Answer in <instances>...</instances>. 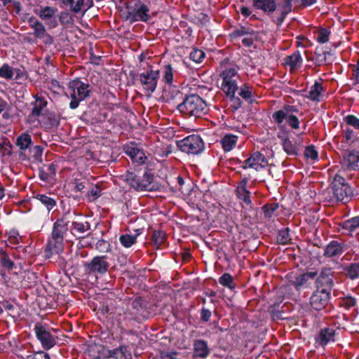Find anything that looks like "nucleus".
Here are the masks:
<instances>
[{
	"instance_id": "f257e3e1",
	"label": "nucleus",
	"mask_w": 359,
	"mask_h": 359,
	"mask_svg": "<svg viewBox=\"0 0 359 359\" xmlns=\"http://www.w3.org/2000/svg\"><path fill=\"white\" fill-rule=\"evenodd\" d=\"M72 217L69 212L66 215H62L53 224L51 236L49 238L46 252V256L50 257L51 255L61 253L64 250V236L68 230V224Z\"/></svg>"
},
{
	"instance_id": "f03ea898",
	"label": "nucleus",
	"mask_w": 359,
	"mask_h": 359,
	"mask_svg": "<svg viewBox=\"0 0 359 359\" xmlns=\"http://www.w3.org/2000/svg\"><path fill=\"white\" fill-rule=\"evenodd\" d=\"M323 195L325 199L330 203H346L353 196V190L343 177L336 174L333 177L331 189L325 191Z\"/></svg>"
},
{
	"instance_id": "7ed1b4c3",
	"label": "nucleus",
	"mask_w": 359,
	"mask_h": 359,
	"mask_svg": "<svg viewBox=\"0 0 359 359\" xmlns=\"http://www.w3.org/2000/svg\"><path fill=\"white\" fill-rule=\"evenodd\" d=\"M178 110L189 116L199 117L205 114L207 110L205 102L198 95L187 96L182 102L177 105Z\"/></svg>"
},
{
	"instance_id": "20e7f679",
	"label": "nucleus",
	"mask_w": 359,
	"mask_h": 359,
	"mask_svg": "<svg viewBox=\"0 0 359 359\" xmlns=\"http://www.w3.org/2000/svg\"><path fill=\"white\" fill-rule=\"evenodd\" d=\"M68 88L70 90V97L72 99L69 107L72 109H76L80 102L90 97L92 93L90 86L79 79L69 81Z\"/></svg>"
},
{
	"instance_id": "39448f33",
	"label": "nucleus",
	"mask_w": 359,
	"mask_h": 359,
	"mask_svg": "<svg viewBox=\"0 0 359 359\" xmlns=\"http://www.w3.org/2000/svg\"><path fill=\"white\" fill-rule=\"evenodd\" d=\"M125 177L127 183L137 191H153L157 189L154 183V175L149 172H145L142 178L134 172H127Z\"/></svg>"
},
{
	"instance_id": "423d86ee",
	"label": "nucleus",
	"mask_w": 359,
	"mask_h": 359,
	"mask_svg": "<svg viewBox=\"0 0 359 359\" xmlns=\"http://www.w3.org/2000/svg\"><path fill=\"white\" fill-rule=\"evenodd\" d=\"M126 20L130 22L136 21L147 22L150 18L148 6L140 0H130L126 4Z\"/></svg>"
},
{
	"instance_id": "0eeeda50",
	"label": "nucleus",
	"mask_w": 359,
	"mask_h": 359,
	"mask_svg": "<svg viewBox=\"0 0 359 359\" xmlns=\"http://www.w3.org/2000/svg\"><path fill=\"white\" fill-rule=\"evenodd\" d=\"M110 266L107 255H97L90 262H85L83 267L89 274L103 276L107 273Z\"/></svg>"
},
{
	"instance_id": "6e6552de",
	"label": "nucleus",
	"mask_w": 359,
	"mask_h": 359,
	"mask_svg": "<svg viewBox=\"0 0 359 359\" xmlns=\"http://www.w3.org/2000/svg\"><path fill=\"white\" fill-rule=\"evenodd\" d=\"M69 212V214H72V217L70 219V222L72 224L68 229L69 230L70 233L75 236L76 238L80 239V238H84L86 236H89L90 234V224L87 222H80L76 221V217L77 215L76 211H71V210L69 208L67 210H65L62 215H66Z\"/></svg>"
},
{
	"instance_id": "1a4fd4ad",
	"label": "nucleus",
	"mask_w": 359,
	"mask_h": 359,
	"mask_svg": "<svg viewBox=\"0 0 359 359\" xmlns=\"http://www.w3.org/2000/svg\"><path fill=\"white\" fill-rule=\"evenodd\" d=\"M180 149L188 154H198L204 149V143L198 135H189L177 142Z\"/></svg>"
},
{
	"instance_id": "9d476101",
	"label": "nucleus",
	"mask_w": 359,
	"mask_h": 359,
	"mask_svg": "<svg viewBox=\"0 0 359 359\" xmlns=\"http://www.w3.org/2000/svg\"><path fill=\"white\" fill-rule=\"evenodd\" d=\"M221 76L223 79L222 89L226 94H235L236 91L238 90L237 85V71L235 68L231 67L223 71Z\"/></svg>"
},
{
	"instance_id": "9b49d317",
	"label": "nucleus",
	"mask_w": 359,
	"mask_h": 359,
	"mask_svg": "<svg viewBox=\"0 0 359 359\" xmlns=\"http://www.w3.org/2000/svg\"><path fill=\"white\" fill-rule=\"evenodd\" d=\"M330 292L327 290L317 289L309 299V305L315 311H322L328 305Z\"/></svg>"
},
{
	"instance_id": "f8f14e48",
	"label": "nucleus",
	"mask_w": 359,
	"mask_h": 359,
	"mask_svg": "<svg viewBox=\"0 0 359 359\" xmlns=\"http://www.w3.org/2000/svg\"><path fill=\"white\" fill-rule=\"evenodd\" d=\"M159 71L149 70L140 74L139 81L143 86L144 90L151 95L156 88L159 79Z\"/></svg>"
},
{
	"instance_id": "ddd939ff",
	"label": "nucleus",
	"mask_w": 359,
	"mask_h": 359,
	"mask_svg": "<svg viewBox=\"0 0 359 359\" xmlns=\"http://www.w3.org/2000/svg\"><path fill=\"white\" fill-rule=\"evenodd\" d=\"M333 277L334 272L331 268H322L318 276L315 278L317 289L327 290L330 292L334 287Z\"/></svg>"
},
{
	"instance_id": "4468645a",
	"label": "nucleus",
	"mask_w": 359,
	"mask_h": 359,
	"mask_svg": "<svg viewBox=\"0 0 359 359\" xmlns=\"http://www.w3.org/2000/svg\"><path fill=\"white\" fill-rule=\"evenodd\" d=\"M34 331L37 339L45 349L48 350L55 346V339L45 326L37 323L34 327Z\"/></svg>"
},
{
	"instance_id": "2eb2a0df",
	"label": "nucleus",
	"mask_w": 359,
	"mask_h": 359,
	"mask_svg": "<svg viewBox=\"0 0 359 359\" xmlns=\"http://www.w3.org/2000/svg\"><path fill=\"white\" fill-rule=\"evenodd\" d=\"M342 166L350 170H359V151L355 150H344L342 153Z\"/></svg>"
},
{
	"instance_id": "dca6fc26",
	"label": "nucleus",
	"mask_w": 359,
	"mask_h": 359,
	"mask_svg": "<svg viewBox=\"0 0 359 359\" xmlns=\"http://www.w3.org/2000/svg\"><path fill=\"white\" fill-rule=\"evenodd\" d=\"M123 150L134 163L139 165L144 164L147 158L143 149H140L133 143L125 145Z\"/></svg>"
},
{
	"instance_id": "f3484780",
	"label": "nucleus",
	"mask_w": 359,
	"mask_h": 359,
	"mask_svg": "<svg viewBox=\"0 0 359 359\" xmlns=\"http://www.w3.org/2000/svg\"><path fill=\"white\" fill-rule=\"evenodd\" d=\"M292 0H283V4L276 15L271 16V20L278 26L282 25L285 18L292 11Z\"/></svg>"
},
{
	"instance_id": "a211bd4d",
	"label": "nucleus",
	"mask_w": 359,
	"mask_h": 359,
	"mask_svg": "<svg viewBox=\"0 0 359 359\" xmlns=\"http://www.w3.org/2000/svg\"><path fill=\"white\" fill-rule=\"evenodd\" d=\"M345 245L337 241H332L326 245L323 255L328 258L341 256L344 252Z\"/></svg>"
},
{
	"instance_id": "6ab92c4d",
	"label": "nucleus",
	"mask_w": 359,
	"mask_h": 359,
	"mask_svg": "<svg viewBox=\"0 0 359 359\" xmlns=\"http://www.w3.org/2000/svg\"><path fill=\"white\" fill-rule=\"evenodd\" d=\"M278 0H252L255 8L262 10L267 15H271L276 11Z\"/></svg>"
},
{
	"instance_id": "aec40b11",
	"label": "nucleus",
	"mask_w": 359,
	"mask_h": 359,
	"mask_svg": "<svg viewBox=\"0 0 359 359\" xmlns=\"http://www.w3.org/2000/svg\"><path fill=\"white\" fill-rule=\"evenodd\" d=\"M57 12V8L50 6L41 8L39 11L35 10L34 13L44 21H50L51 26L55 27L57 25V21L54 19L55 15Z\"/></svg>"
},
{
	"instance_id": "412c9836",
	"label": "nucleus",
	"mask_w": 359,
	"mask_h": 359,
	"mask_svg": "<svg viewBox=\"0 0 359 359\" xmlns=\"http://www.w3.org/2000/svg\"><path fill=\"white\" fill-rule=\"evenodd\" d=\"M27 22L30 27L34 29V35L36 38L43 39L47 35L50 38V43L52 42V37L47 34L45 27L39 20H37L35 17L32 16L29 18Z\"/></svg>"
},
{
	"instance_id": "4be33fe9",
	"label": "nucleus",
	"mask_w": 359,
	"mask_h": 359,
	"mask_svg": "<svg viewBox=\"0 0 359 359\" xmlns=\"http://www.w3.org/2000/svg\"><path fill=\"white\" fill-rule=\"evenodd\" d=\"M298 109L295 106L292 105H285L282 109L275 111L272 114L273 121L278 124L281 125L286 116H292L293 112H297Z\"/></svg>"
},
{
	"instance_id": "5701e85b",
	"label": "nucleus",
	"mask_w": 359,
	"mask_h": 359,
	"mask_svg": "<svg viewBox=\"0 0 359 359\" xmlns=\"http://www.w3.org/2000/svg\"><path fill=\"white\" fill-rule=\"evenodd\" d=\"M147 302L141 299L136 298L132 302V307L135 311V315L142 317L143 319H147L150 316V312L147 310Z\"/></svg>"
},
{
	"instance_id": "b1692460",
	"label": "nucleus",
	"mask_w": 359,
	"mask_h": 359,
	"mask_svg": "<svg viewBox=\"0 0 359 359\" xmlns=\"http://www.w3.org/2000/svg\"><path fill=\"white\" fill-rule=\"evenodd\" d=\"M335 330L333 328L325 327L321 329L318 336L316 337V341L320 346H325L330 341H334Z\"/></svg>"
},
{
	"instance_id": "393cba45",
	"label": "nucleus",
	"mask_w": 359,
	"mask_h": 359,
	"mask_svg": "<svg viewBox=\"0 0 359 359\" xmlns=\"http://www.w3.org/2000/svg\"><path fill=\"white\" fill-rule=\"evenodd\" d=\"M34 97L35 101L32 103L33 107L29 116L36 118L41 114L42 111L47 106L48 102L41 94H36Z\"/></svg>"
},
{
	"instance_id": "a878e982",
	"label": "nucleus",
	"mask_w": 359,
	"mask_h": 359,
	"mask_svg": "<svg viewBox=\"0 0 359 359\" xmlns=\"http://www.w3.org/2000/svg\"><path fill=\"white\" fill-rule=\"evenodd\" d=\"M247 163H250L251 168L258 170V168H264L268 165V161L264 154L259 151L254 152L248 158Z\"/></svg>"
},
{
	"instance_id": "bb28decb",
	"label": "nucleus",
	"mask_w": 359,
	"mask_h": 359,
	"mask_svg": "<svg viewBox=\"0 0 359 359\" xmlns=\"http://www.w3.org/2000/svg\"><path fill=\"white\" fill-rule=\"evenodd\" d=\"M318 275L317 271H309L300 274L294 278V280H290L291 284L299 289L309 283V280H313Z\"/></svg>"
},
{
	"instance_id": "cd10ccee",
	"label": "nucleus",
	"mask_w": 359,
	"mask_h": 359,
	"mask_svg": "<svg viewBox=\"0 0 359 359\" xmlns=\"http://www.w3.org/2000/svg\"><path fill=\"white\" fill-rule=\"evenodd\" d=\"M194 356L206 358L210 353L208 344L203 339H197L194 342Z\"/></svg>"
},
{
	"instance_id": "c85d7f7f",
	"label": "nucleus",
	"mask_w": 359,
	"mask_h": 359,
	"mask_svg": "<svg viewBox=\"0 0 359 359\" xmlns=\"http://www.w3.org/2000/svg\"><path fill=\"white\" fill-rule=\"evenodd\" d=\"M15 145L21 151L20 156H23V151H26L27 149H29L32 145V140L31 135L26 133L20 134L16 138Z\"/></svg>"
},
{
	"instance_id": "c756f323",
	"label": "nucleus",
	"mask_w": 359,
	"mask_h": 359,
	"mask_svg": "<svg viewBox=\"0 0 359 359\" xmlns=\"http://www.w3.org/2000/svg\"><path fill=\"white\" fill-rule=\"evenodd\" d=\"M339 226L346 233H351L359 228V216L346 219L341 222Z\"/></svg>"
},
{
	"instance_id": "7c9ffc66",
	"label": "nucleus",
	"mask_w": 359,
	"mask_h": 359,
	"mask_svg": "<svg viewBox=\"0 0 359 359\" xmlns=\"http://www.w3.org/2000/svg\"><path fill=\"white\" fill-rule=\"evenodd\" d=\"M302 63V58L299 51H295L291 55L287 56L285 59V64L288 65L290 70L300 67Z\"/></svg>"
},
{
	"instance_id": "2f4dec72",
	"label": "nucleus",
	"mask_w": 359,
	"mask_h": 359,
	"mask_svg": "<svg viewBox=\"0 0 359 359\" xmlns=\"http://www.w3.org/2000/svg\"><path fill=\"white\" fill-rule=\"evenodd\" d=\"M237 141L238 137L236 135L226 134L222 138L220 143L225 151H229L236 147Z\"/></svg>"
},
{
	"instance_id": "473e14b6",
	"label": "nucleus",
	"mask_w": 359,
	"mask_h": 359,
	"mask_svg": "<svg viewBox=\"0 0 359 359\" xmlns=\"http://www.w3.org/2000/svg\"><path fill=\"white\" fill-rule=\"evenodd\" d=\"M344 275L351 280H355L359 277V263H351L343 267Z\"/></svg>"
},
{
	"instance_id": "72a5a7b5",
	"label": "nucleus",
	"mask_w": 359,
	"mask_h": 359,
	"mask_svg": "<svg viewBox=\"0 0 359 359\" xmlns=\"http://www.w3.org/2000/svg\"><path fill=\"white\" fill-rule=\"evenodd\" d=\"M324 90H325L322 84L318 81H316L314 84L311 87L309 95L306 96V97L312 101L318 102L320 101V97Z\"/></svg>"
},
{
	"instance_id": "f704fd0d",
	"label": "nucleus",
	"mask_w": 359,
	"mask_h": 359,
	"mask_svg": "<svg viewBox=\"0 0 359 359\" xmlns=\"http://www.w3.org/2000/svg\"><path fill=\"white\" fill-rule=\"evenodd\" d=\"M110 355L115 359H132L130 351L126 346H120L110 351Z\"/></svg>"
},
{
	"instance_id": "c9c22d12",
	"label": "nucleus",
	"mask_w": 359,
	"mask_h": 359,
	"mask_svg": "<svg viewBox=\"0 0 359 359\" xmlns=\"http://www.w3.org/2000/svg\"><path fill=\"white\" fill-rule=\"evenodd\" d=\"M282 145L284 151L289 156L298 155V147L296 144L293 143L289 138L285 137L283 140Z\"/></svg>"
},
{
	"instance_id": "e433bc0d",
	"label": "nucleus",
	"mask_w": 359,
	"mask_h": 359,
	"mask_svg": "<svg viewBox=\"0 0 359 359\" xmlns=\"http://www.w3.org/2000/svg\"><path fill=\"white\" fill-rule=\"evenodd\" d=\"M36 199L39 200L43 205H44L48 211L52 210L56 205L55 199L46 196V194H37Z\"/></svg>"
},
{
	"instance_id": "4c0bfd02",
	"label": "nucleus",
	"mask_w": 359,
	"mask_h": 359,
	"mask_svg": "<svg viewBox=\"0 0 359 359\" xmlns=\"http://www.w3.org/2000/svg\"><path fill=\"white\" fill-rule=\"evenodd\" d=\"M256 36V32L250 27H241L234 29L231 34L230 36L232 38L240 37L243 36Z\"/></svg>"
},
{
	"instance_id": "58836bf2",
	"label": "nucleus",
	"mask_w": 359,
	"mask_h": 359,
	"mask_svg": "<svg viewBox=\"0 0 359 359\" xmlns=\"http://www.w3.org/2000/svg\"><path fill=\"white\" fill-rule=\"evenodd\" d=\"M0 264L3 268L9 271L12 270L14 267L13 262L10 259L8 254L3 250H0Z\"/></svg>"
},
{
	"instance_id": "ea45409f",
	"label": "nucleus",
	"mask_w": 359,
	"mask_h": 359,
	"mask_svg": "<svg viewBox=\"0 0 359 359\" xmlns=\"http://www.w3.org/2000/svg\"><path fill=\"white\" fill-rule=\"evenodd\" d=\"M219 283L224 286L227 287L231 290H233L236 287V284L233 281V277L227 273H224L219 279Z\"/></svg>"
},
{
	"instance_id": "a19ab883",
	"label": "nucleus",
	"mask_w": 359,
	"mask_h": 359,
	"mask_svg": "<svg viewBox=\"0 0 359 359\" xmlns=\"http://www.w3.org/2000/svg\"><path fill=\"white\" fill-rule=\"evenodd\" d=\"M137 235L123 234L119 237V241L125 248H130L136 243Z\"/></svg>"
},
{
	"instance_id": "79ce46f5",
	"label": "nucleus",
	"mask_w": 359,
	"mask_h": 359,
	"mask_svg": "<svg viewBox=\"0 0 359 359\" xmlns=\"http://www.w3.org/2000/svg\"><path fill=\"white\" fill-rule=\"evenodd\" d=\"M291 241L289 229L287 228L279 231L277 236V242L282 245L288 244Z\"/></svg>"
},
{
	"instance_id": "37998d69",
	"label": "nucleus",
	"mask_w": 359,
	"mask_h": 359,
	"mask_svg": "<svg viewBox=\"0 0 359 359\" xmlns=\"http://www.w3.org/2000/svg\"><path fill=\"white\" fill-rule=\"evenodd\" d=\"M165 233L161 231H154L151 241L156 247H159L165 240Z\"/></svg>"
},
{
	"instance_id": "c03bdc74",
	"label": "nucleus",
	"mask_w": 359,
	"mask_h": 359,
	"mask_svg": "<svg viewBox=\"0 0 359 359\" xmlns=\"http://www.w3.org/2000/svg\"><path fill=\"white\" fill-rule=\"evenodd\" d=\"M238 95L247 101L250 100L252 97L251 88L246 83L242 85L239 88Z\"/></svg>"
},
{
	"instance_id": "a18cd8bd",
	"label": "nucleus",
	"mask_w": 359,
	"mask_h": 359,
	"mask_svg": "<svg viewBox=\"0 0 359 359\" xmlns=\"http://www.w3.org/2000/svg\"><path fill=\"white\" fill-rule=\"evenodd\" d=\"M238 198L245 203L247 205H251L250 192L248 189H236Z\"/></svg>"
},
{
	"instance_id": "49530a36",
	"label": "nucleus",
	"mask_w": 359,
	"mask_h": 359,
	"mask_svg": "<svg viewBox=\"0 0 359 359\" xmlns=\"http://www.w3.org/2000/svg\"><path fill=\"white\" fill-rule=\"evenodd\" d=\"M278 204L276 203L266 204L265 205H264L262 207V210L264 212V217L267 218H271L273 215L275 211L278 209Z\"/></svg>"
},
{
	"instance_id": "de8ad7c7",
	"label": "nucleus",
	"mask_w": 359,
	"mask_h": 359,
	"mask_svg": "<svg viewBox=\"0 0 359 359\" xmlns=\"http://www.w3.org/2000/svg\"><path fill=\"white\" fill-rule=\"evenodd\" d=\"M67 4L70 6L72 11L78 13L82 7L86 6V0H70L66 5Z\"/></svg>"
},
{
	"instance_id": "09e8293b",
	"label": "nucleus",
	"mask_w": 359,
	"mask_h": 359,
	"mask_svg": "<svg viewBox=\"0 0 359 359\" xmlns=\"http://www.w3.org/2000/svg\"><path fill=\"white\" fill-rule=\"evenodd\" d=\"M14 75L13 69L7 64L0 68V76L6 79H11Z\"/></svg>"
},
{
	"instance_id": "8fccbe9b",
	"label": "nucleus",
	"mask_w": 359,
	"mask_h": 359,
	"mask_svg": "<svg viewBox=\"0 0 359 359\" xmlns=\"http://www.w3.org/2000/svg\"><path fill=\"white\" fill-rule=\"evenodd\" d=\"M204 57L205 53L199 49L193 50L189 55V58L196 63L201 62Z\"/></svg>"
},
{
	"instance_id": "3c124183",
	"label": "nucleus",
	"mask_w": 359,
	"mask_h": 359,
	"mask_svg": "<svg viewBox=\"0 0 359 359\" xmlns=\"http://www.w3.org/2000/svg\"><path fill=\"white\" fill-rule=\"evenodd\" d=\"M163 78L166 83L171 84L173 80V69L171 65L165 66L163 69Z\"/></svg>"
},
{
	"instance_id": "603ef678",
	"label": "nucleus",
	"mask_w": 359,
	"mask_h": 359,
	"mask_svg": "<svg viewBox=\"0 0 359 359\" xmlns=\"http://www.w3.org/2000/svg\"><path fill=\"white\" fill-rule=\"evenodd\" d=\"M330 32L325 28H321L318 34L317 41L320 43H325L329 41Z\"/></svg>"
},
{
	"instance_id": "864d4df0",
	"label": "nucleus",
	"mask_w": 359,
	"mask_h": 359,
	"mask_svg": "<svg viewBox=\"0 0 359 359\" xmlns=\"http://www.w3.org/2000/svg\"><path fill=\"white\" fill-rule=\"evenodd\" d=\"M340 306L346 309H350L353 307L356 304V300L352 297H345L340 300Z\"/></svg>"
},
{
	"instance_id": "5fc2aeb1",
	"label": "nucleus",
	"mask_w": 359,
	"mask_h": 359,
	"mask_svg": "<svg viewBox=\"0 0 359 359\" xmlns=\"http://www.w3.org/2000/svg\"><path fill=\"white\" fill-rule=\"evenodd\" d=\"M95 249L101 252H109L111 250V245L104 240H99L95 244Z\"/></svg>"
},
{
	"instance_id": "6e6d98bb",
	"label": "nucleus",
	"mask_w": 359,
	"mask_h": 359,
	"mask_svg": "<svg viewBox=\"0 0 359 359\" xmlns=\"http://www.w3.org/2000/svg\"><path fill=\"white\" fill-rule=\"evenodd\" d=\"M304 156L307 158H311V160H316L318 158V152L315 149V147L313 146H312V145L308 146L305 149Z\"/></svg>"
},
{
	"instance_id": "4d7b16f0",
	"label": "nucleus",
	"mask_w": 359,
	"mask_h": 359,
	"mask_svg": "<svg viewBox=\"0 0 359 359\" xmlns=\"http://www.w3.org/2000/svg\"><path fill=\"white\" fill-rule=\"evenodd\" d=\"M287 120V122L288 125L292 128V129H299V121L298 118L294 116H286L285 118Z\"/></svg>"
},
{
	"instance_id": "13d9d810",
	"label": "nucleus",
	"mask_w": 359,
	"mask_h": 359,
	"mask_svg": "<svg viewBox=\"0 0 359 359\" xmlns=\"http://www.w3.org/2000/svg\"><path fill=\"white\" fill-rule=\"evenodd\" d=\"M345 122L355 129H359V118L353 115H348L344 118Z\"/></svg>"
},
{
	"instance_id": "bf43d9fd",
	"label": "nucleus",
	"mask_w": 359,
	"mask_h": 359,
	"mask_svg": "<svg viewBox=\"0 0 359 359\" xmlns=\"http://www.w3.org/2000/svg\"><path fill=\"white\" fill-rule=\"evenodd\" d=\"M60 22L62 25L71 24L73 22L72 18L67 12H62L59 18Z\"/></svg>"
},
{
	"instance_id": "052dcab7",
	"label": "nucleus",
	"mask_w": 359,
	"mask_h": 359,
	"mask_svg": "<svg viewBox=\"0 0 359 359\" xmlns=\"http://www.w3.org/2000/svg\"><path fill=\"white\" fill-rule=\"evenodd\" d=\"M29 151L33 154V158L36 160H38L42 155L43 149L40 146H34L32 147H31Z\"/></svg>"
},
{
	"instance_id": "680f3d73",
	"label": "nucleus",
	"mask_w": 359,
	"mask_h": 359,
	"mask_svg": "<svg viewBox=\"0 0 359 359\" xmlns=\"http://www.w3.org/2000/svg\"><path fill=\"white\" fill-rule=\"evenodd\" d=\"M226 95L231 97V106L234 109H238L241 107L242 102L239 97L235 96V94H226Z\"/></svg>"
},
{
	"instance_id": "e2e57ef3",
	"label": "nucleus",
	"mask_w": 359,
	"mask_h": 359,
	"mask_svg": "<svg viewBox=\"0 0 359 359\" xmlns=\"http://www.w3.org/2000/svg\"><path fill=\"white\" fill-rule=\"evenodd\" d=\"M27 359H50L48 353L43 351H39L34 355H28Z\"/></svg>"
},
{
	"instance_id": "0e129e2a",
	"label": "nucleus",
	"mask_w": 359,
	"mask_h": 359,
	"mask_svg": "<svg viewBox=\"0 0 359 359\" xmlns=\"http://www.w3.org/2000/svg\"><path fill=\"white\" fill-rule=\"evenodd\" d=\"M211 311L208 309L203 308L201 312V320L204 322H208L211 317Z\"/></svg>"
},
{
	"instance_id": "69168bd1",
	"label": "nucleus",
	"mask_w": 359,
	"mask_h": 359,
	"mask_svg": "<svg viewBox=\"0 0 359 359\" xmlns=\"http://www.w3.org/2000/svg\"><path fill=\"white\" fill-rule=\"evenodd\" d=\"M39 177L41 180L48 182L51 178H53L48 172L44 169V168H42L39 170Z\"/></svg>"
},
{
	"instance_id": "338daca9",
	"label": "nucleus",
	"mask_w": 359,
	"mask_h": 359,
	"mask_svg": "<svg viewBox=\"0 0 359 359\" xmlns=\"http://www.w3.org/2000/svg\"><path fill=\"white\" fill-rule=\"evenodd\" d=\"M85 188V182H81L79 180H75L74 182V190L76 191H81Z\"/></svg>"
},
{
	"instance_id": "774afa93",
	"label": "nucleus",
	"mask_w": 359,
	"mask_h": 359,
	"mask_svg": "<svg viewBox=\"0 0 359 359\" xmlns=\"http://www.w3.org/2000/svg\"><path fill=\"white\" fill-rule=\"evenodd\" d=\"M101 190L99 187H95L91 189L89 194V197L91 198L92 200H95L96 198L100 196Z\"/></svg>"
}]
</instances>
